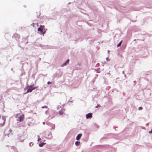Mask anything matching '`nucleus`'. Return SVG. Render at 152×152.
<instances>
[{"label": "nucleus", "instance_id": "nucleus-1", "mask_svg": "<svg viewBox=\"0 0 152 152\" xmlns=\"http://www.w3.org/2000/svg\"><path fill=\"white\" fill-rule=\"evenodd\" d=\"M19 115V114H17L16 115V118H17V120L20 122L23 121L25 118L24 115L23 114H22L21 115L18 117Z\"/></svg>", "mask_w": 152, "mask_h": 152}, {"label": "nucleus", "instance_id": "nucleus-2", "mask_svg": "<svg viewBox=\"0 0 152 152\" xmlns=\"http://www.w3.org/2000/svg\"><path fill=\"white\" fill-rule=\"evenodd\" d=\"M44 26L41 25L40 26L39 28H38V31L39 32H40V33L41 34H45V31L44 29Z\"/></svg>", "mask_w": 152, "mask_h": 152}, {"label": "nucleus", "instance_id": "nucleus-3", "mask_svg": "<svg viewBox=\"0 0 152 152\" xmlns=\"http://www.w3.org/2000/svg\"><path fill=\"white\" fill-rule=\"evenodd\" d=\"M38 86L33 88L32 87V86H28L27 88V90L26 92V93H27L29 92H31L33 90L38 88Z\"/></svg>", "mask_w": 152, "mask_h": 152}, {"label": "nucleus", "instance_id": "nucleus-4", "mask_svg": "<svg viewBox=\"0 0 152 152\" xmlns=\"http://www.w3.org/2000/svg\"><path fill=\"white\" fill-rule=\"evenodd\" d=\"M5 120L4 118H2L1 120H0V125L1 126H2L5 124Z\"/></svg>", "mask_w": 152, "mask_h": 152}, {"label": "nucleus", "instance_id": "nucleus-5", "mask_svg": "<svg viewBox=\"0 0 152 152\" xmlns=\"http://www.w3.org/2000/svg\"><path fill=\"white\" fill-rule=\"evenodd\" d=\"M92 116V113H88L86 115V117L87 119L91 118Z\"/></svg>", "mask_w": 152, "mask_h": 152}, {"label": "nucleus", "instance_id": "nucleus-6", "mask_svg": "<svg viewBox=\"0 0 152 152\" xmlns=\"http://www.w3.org/2000/svg\"><path fill=\"white\" fill-rule=\"evenodd\" d=\"M82 134H80L78 135L76 137V139L77 140H79L81 137Z\"/></svg>", "mask_w": 152, "mask_h": 152}, {"label": "nucleus", "instance_id": "nucleus-7", "mask_svg": "<svg viewBox=\"0 0 152 152\" xmlns=\"http://www.w3.org/2000/svg\"><path fill=\"white\" fill-rule=\"evenodd\" d=\"M69 59H68L66 62L65 63H64L63 64V65L62 66H65V65H66V64H68L69 63Z\"/></svg>", "mask_w": 152, "mask_h": 152}, {"label": "nucleus", "instance_id": "nucleus-8", "mask_svg": "<svg viewBox=\"0 0 152 152\" xmlns=\"http://www.w3.org/2000/svg\"><path fill=\"white\" fill-rule=\"evenodd\" d=\"M58 113L60 115H62L64 114V111L63 110H61Z\"/></svg>", "mask_w": 152, "mask_h": 152}, {"label": "nucleus", "instance_id": "nucleus-9", "mask_svg": "<svg viewBox=\"0 0 152 152\" xmlns=\"http://www.w3.org/2000/svg\"><path fill=\"white\" fill-rule=\"evenodd\" d=\"M80 143V142L79 141H76L75 142V144L76 146L79 145Z\"/></svg>", "mask_w": 152, "mask_h": 152}, {"label": "nucleus", "instance_id": "nucleus-10", "mask_svg": "<svg viewBox=\"0 0 152 152\" xmlns=\"http://www.w3.org/2000/svg\"><path fill=\"white\" fill-rule=\"evenodd\" d=\"M45 144V143H41L39 144V146L40 147H42L43 145Z\"/></svg>", "mask_w": 152, "mask_h": 152}, {"label": "nucleus", "instance_id": "nucleus-11", "mask_svg": "<svg viewBox=\"0 0 152 152\" xmlns=\"http://www.w3.org/2000/svg\"><path fill=\"white\" fill-rule=\"evenodd\" d=\"M122 42V41L121 40V42H120L117 45V47H119V46H121Z\"/></svg>", "mask_w": 152, "mask_h": 152}, {"label": "nucleus", "instance_id": "nucleus-12", "mask_svg": "<svg viewBox=\"0 0 152 152\" xmlns=\"http://www.w3.org/2000/svg\"><path fill=\"white\" fill-rule=\"evenodd\" d=\"M142 109V107H139V108H138V109H139V110H141Z\"/></svg>", "mask_w": 152, "mask_h": 152}, {"label": "nucleus", "instance_id": "nucleus-13", "mask_svg": "<svg viewBox=\"0 0 152 152\" xmlns=\"http://www.w3.org/2000/svg\"><path fill=\"white\" fill-rule=\"evenodd\" d=\"M47 83L49 85V84H51V82H50V81H48V83Z\"/></svg>", "mask_w": 152, "mask_h": 152}, {"label": "nucleus", "instance_id": "nucleus-14", "mask_svg": "<svg viewBox=\"0 0 152 152\" xmlns=\"http://www.w3.org/2000/svg\"><path fill=\"white\" fill-rule=\"evenodd\" d=\"M42 108H47V106H45L42 107Z\"/></svg>", "mask_w": 152, "mask_h": 152}, {"label": "nucleus", "instance_id": "nucleus-15", "mask_svg": "<svg viewBox=\"0 0 152 152\" xmlns=\"http://www.w3.org/2000/svg\"><path fill=\"white\" fill-rule=\"evenodd\" d=\"M9 132L10 133H11L12 132V130L11 129H10L9 130Z\"/></svg>", "mask_w": 152, "mask_h": 152}, {"label": "nucleus", "instance_id": "nucleus-16", "mask_svg": "<svg viewBox=\"0 0 152 152\" xmlns=\"http://www.w3.org/2000/svg\"><path fill=\"white\" fill-rule=\"evenodd\" d=\"M149 133H152V129H151V131L149 132Z\"/></svg>", "mask_w": 152, "mask_h": 152}, {"label": "nucleus", "instance_id": "nucleus-17", "mask_svg": "<svg viewBox=\"0 0 152 152\" xmlns=\"http://www.w3.org/2000/svg\"><path fill=\"white\" fill-rule=\"evenodd\" d=\"M9 134H8V136H9Z\"/></svg>", "mask_w": 152, "mask_h": 152}]
</instances>
